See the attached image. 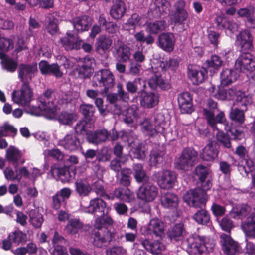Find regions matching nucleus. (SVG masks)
I'll return each instance as SVG.
<instances>
[{
    "mask_svg": "<svg viewBox=\"0 0 255 255\" xmlns=\"http://www.w3.org/2000/svg\"><path fill=\"white\" fill-rule=\"evenodd\" d=\"M205 114L208 124L212 128H214L216 124H219L223 127L228 135L232 136L234 139L239 140L244 136V133L241 131L234 128H230L223 112H220L217 115L216 119L214 118L212 112L205 111Z\"/></svg>",
    "mask_w": 255,
    "mask_h": 255,
    "instance_id": "f03ea898",
    "label": "nucleus"
},
{
    "mask_svg": "<svg viewBox=\"0 0 255 255\" xmlns=\"http://www.w3.org/2000/svg\"><path fill=\"white\" fill-rule=\"evenodd\" d=\"M158 194V188L149 182L143 183L137 192L138 198L145 202H152L156 198Z\"/></svg>",
    "mask_w": 255,
    "mask_h": 255,
    "instance_id": "f8f14e48",
    "label": "nucleus"
},
{
    "mask_svg": "<svg viewBox=\"0 0 255 255\" xmlns=\"http://www.w3.org/2000/svg\"><path fill=\"white\" fill-rule=\"evenodd\" d=\"M162 117L161 115L158 114L150 120H145L143 122H141L142 131L149 135L153 134L158 130L157 127L161 124V121L158 120Z\"/></svg>",
    "mask_w": 255,
    "mask_h": 255,
    "instance_id": "5701e85b",
    "label": "nucleus"
},
{
    "mask_svg": "<svg viewBox=\"0 0 255 255\" xmlns=\"http://www.w3.org/2000/svg\"><path fill=\"white\" fill-rule=\"evenodd\" d=\"M112 43V39L109 36L101 35L98 37L95 42V50L98 54L103 55L110 50Z\"/></svg>",
    "mask_w": 255,
    "mask_h": 255,
    "instance_id": "c85d7f7f",
    "label": "nucleus"
},
{
    "mask_svg": "<svg viewBox=\"0 0 255 255\" xmlns=\"http://www.w3.org/2000/svg\"><path fill=\"white\" fill-rule=\"evenodd\" d=\"M106 198L109 200L119 199L126 202H131L134 199L133 192L128 187L116 188L113 193L106 195Z\"/></svg>",
    "mask_w": 255,
    "mask_h": 255,
    "instance_id": "2eb2a0df",
    "label": "nucleus"
},
{
    "mask_svg": "<svg viewBox=\"0 0 255 255\" xmlns=\"http://www.w3.org/2000/svg\"><path fill=\"white\" fill-rule=\"evenodd\" d=\"M187 246V251L189 255H201L208 250L204 237L194 234L187 238L184 243Z\"/></svg>",
    "mask_w": 255,
    "mask_h": 255,
    "instance_id": "423d86ee",
    "label": "nucleus"
},
{
    "mask_svg": "<svg viewBox=\"0 0 255 255\" xmlns=\"http://www.w3.org/2000/svg\"><path fill=\"white\" fill-rule=\"evenodd\" d=\"M185 2L183 0L178 1L175 4L176 11L172 15L171 21L174 23H183L188 18V13L184 9Z\"/></svg>",
    "mask_w": 255,
    "mask_h": 255,
    "instance_id": "b1692460",
    "label": "nucleus"
},
{
    "mask_svg": "<svg viewBox=\"0 0 255 255\" xmlns=\"http://www.w3.org/2000/svg\"><path fill=\"white\" fill-rule=\"evenodd\" d=\"M8 239L13 244L17 246L26 241V235L21 231L16 230L9 233Z\"/></svg>",
    "mask_w": 255,
    "mask_h": 255,
    "instance_id": "5fc2aeb1",
    "label": "nucleus"
},
{
    "mask_svg": "<svg viewBox=\"0 0 255 255\" xmlns=\"http://www.w3.org/2000/svg\"><path fill=\"white\" fill-rule=\"evenodd\" d=\"M178 102L182 113H190L193 111L192 97L188 92H183L178 96Z\"/></svg>",
    "mask_w": 255,
    "mask_h": 255,
    "instance_id": "cd10ccee",
    "label": "nucleus"
},
{
    "mask_svg": "<svg viewBox=\"0 0 255 255\" xmlns=\"http://www.w3.org/2000/svg\"><path fill=\"white\" fill-rule=\"evenodd\" d=\"M193 218L199 224L205 225L210 221L209 213L203 208L198 210L194 215Z\"/></svg>",
    "mask_w": 255,
    "mask_h": 255,
    "instance_id": "bf43d9fd",
    "label": "nucleus"
},
{
    "mask_svg": "<svg viewBox=\"0 0 255 255\" xmlns=\"http://www.w3.org/2000/svg\"><path fill=\"white\" fill-rule=\"evenodd\" d=\"M153 179L161 188L169 189L174 186L177 181V175L173 171L165 170L155 173Z\"/></svg>",
    "mask_w": 255,
    "mask_h": 255,
    "instance_id": "1a4fd4ad",
    "label": "nucleus"
},
{
    "mask_svg": "<svg viewBox=\"0 0 255 255\" xmlns=\"http://www.w3.org/2000/svg\"><path fill=\"white\" fill-rule=\"evenodd\" d=\"M109 132L105 129L98 130L88 134L87 140L89 143L98 144L105 142L108 139Z\"/></svg>",
    "mask_w": 255,
    "mask_h": 255,
    "instance_id": "473e14b6",
    "label": "nucleus"
},
{
    "mask_svg": "<svg viewBox=\"0 0 255 255\" xmlns=\"http://www.w3.org/2000/svg\"><path fill=\"white\" fill-rule=\"evenodd\" d=\"M179 204L178 197L172 193H167L161 199L162 205L166 208L175 209Z\"/></svg>",
    "mask_w": 255,
    "mask_h": 255,
    "instance_id": "a19ab883",
    "label": "nucleus"
},
{
    "mask_svg": "<svg viewBox=\"0 0 255 255\" xmlns=\"http://www.w3.org/2000/svg\"><path fill=\"white\" fill-rule=\"evenodd\" d=\"M67 36H65L60 39L59 42L66 50L72 49H79L81 47L86 52H90L92 46L87 43H84L82 40L78 38L74 35L67 32Z\"/></svg>",
    "mask_w": 255,
    "mask_h": 255,
    "instance_id": "6e6552de",
    "label": "nucleus"
},
{
    "mask_svg": "<svg viewBox=\"0 0 255 255\" xmlns=\"http://www.w3.org/2000/svg\"><path fill=\"white\" fill-rule=\"evenodd\" d=\"M81 210L82 212L98 215L108 213L110 208L106 203L99 198H95L90 200L89 204L85 206L83 201L81 202Z\"/></svg>",
    "mask_w": 255,
    "mask_h": 255,
    "instance_id": "9d476101",
    "label": "nucleus"
},
{
    "mask_svg": "<svg viewBox=\"0 0 255 255\" xmlns=\"http://www.w3.org/2000/svg\"><path fill=\"white\" fill-rule=\"evenodd\" d=\"M5 157L7 160L14 166H17L19 163H24V161L21 160V152L13 146H10L7 149Z\"/></svg>",
    "mask_w": 255,
    "mask_h": 255,
    "instance_id": "72a5a7b5",
    "label": "nucleus"
},
{
    "mask_svg": "<svg viewBox=\"0 0 255 255\" xmlns=\"http://www.w3.org/2000/svg\"><path fill=\"white\" fill-rule=\"evenodd\" d=\"M94 128V125L90 122L85 120L79 121L75 125L74 129L77 134H86L90 133L91 130Z\"/></svg>",
    "mask_w": 255,
    "mask_h": 255,
    "instance_id": "49530a36",
    "label": "nucleus"
},
{
    "mask_svg": "<svg viewBox=\"0 0 255 255\" xmlns=\"http://www.w3.org/2000/svg\"><path fill=\"white\" fill-rule=\"evenodd\" d=\"M220 238L224 252L228 255H235L238 250V244L228 234H222Z\"/></svg>",
    "mask_w": 255,
    "mask_h": 255,
    "instance_id": "aec40b11",
    "label": "nucleus"
},
{
    "mask_svg": "<svg viewBox=\"0 0 255 255\" xmlns=\"http://www.w3.org/2000/svg\"><path fill=\"white\" fill-rule=\"evenodd\" d=\"M216 90L215 86H212L209 89L211 93V96L220 100H233L235 93H236V87H232L228 90L219 89L217 93H214Z\"/></svg>",
    "mask_w": 255,
    "mask_h": 255,
    "instance_id": "c9c22d12",
    "label": "nucleus"
},
{
    "mask_svg": "<svg viewBox=\"0 0 255 255\" xmlns=\"http://www.w3.org/2000/svg\"><path fill=\"white\" fill-rule=\"evenodd\" d=\"M58 145L64 149L72 151L80 147V141L73 134H68L58 141Z\"/></svg>",
    "mask_w": 255,
    "mask_h": 255,
    "instance_id": "a878e982",
    "label": "nucleus"
},
{
    "mask_svg": "<svg viewBox=\"0 0 255 255\" xmlns=\"http://www.w3.org/2000/svg\"><path fill=\"white\" fill-rule=\"evenodd\" d=\"M141 17L136 13L133 14L131 17L128 20L124 26V28L126 30H129L131 29L130 26L133 27L134 29L136 26H140L141 23L140 22Z\"/></svg>",
    "mask_w": 255,
    "mask_h": 255,
    "instance_id": "338daca9",
    "label": "nucleus"
},
{
    "mask_svg": "<svg viewBox=\"0 0 255 255\" xmlns=\"http://www.w3.org/2000/svg\"><path fill=\"white\" fill-rule=\"evenodd\" d=\"M134 178L137 182H142L146 179V174L141 164H136L133 166Z\"/></svg>",
    "mask_w": 255,
    "mask_h": 255,
    "instance_id": "0e129e2a",
    "label": "nucleus"
},
{
    "mask_svg": "<svg viewBox=\"0 0 255 255\" xmlns=\"http://www.w3.org/2000/svg\"><path fill=\"white\" fill-rule=\"evenodd\" d=\"M115 49L118 57L122 61L126 62L129 60L131 53L129 47L120 42L118 46H116Z\"/></svg>",
    "mask_w": 255,
    "mask_h": 255,
    "instance_id": "09e8293b",
    "label": "nucleus"
},
{
    "mask_svg": "<svg viewBox=\"0 0 255 255\" xmlns=\"http://www.w3.org/2000/svg\"><path fill=\"white\" fill-rule=\"evenodd\" d=\"M33 97V91L28 83L22 84L20 89L14 90L12 93V100L14 103L22 107H28V109L26 110L27 113L29 108H31L30 103Z\"/></svg>",
    "mask_w": 255,
    "mask_h": 255,
    "instance_id": "20e7f679",
    "label": "nucleus"
},
{
    "mask_svg": "<svg viewBox=\"0 0 255 255\" xmlns=\"http://www.w3.org/2000/svg\"><path fill=\"white\" fill-rule=\"evenodd\" d=\"M148 84L152 89L159 87L163 90H166L170 87L169 83L165 81L158 74H153L149 80Z\"/></svg>",
    "mask_w": 255,
    "mask_h": 255,
    "instance_id": "ea45409f",
    "label": "nucleus"
},
{
    "mask_svg": "<svg viewBox=\"0 0 255 255\" xmlns=\"http://www.w3.org/2000/svg\"><path fill=\"white\" fill-rule=\"evenodd\" d=\"M242 228L246 236L255 238V213H252L242 224Z\"/></svg>",
    "mask_w": 255,
    "mask_h": 255,
    "instance_id": "58836bf2",
    "label": "nucleus"
},
{
    "mask_svg": "<svg viewBox=\"0 0 255 255\" xmlns=\"http://www.w3.org/2000/svg\"><path fill=\"white\" fill-rule=\"evenodd\" d=\"M235 66L240 71H253L255 70V57L248 52L241 54L236 61Z\"/></svg>",
    "mask_w": 255,
    "mask_h": 255,
    "instance_id": "ddd939ff",
    "label": "nucleus"
},
{
    "mask_svg": "<svg viewBox=\"0 0 255 255\" xmlns=\"http://www.w3.org/2000/svg\"><path fill=\"white\" fill-rule=\"evenodd\" d=\"M52 96H54V100L60 105H64L73 101L75 102L70 94L62 93L60 95V93L48 89L43 94V101H40V104L38 107L33 106L30 108L29 111H28V113L35 116L44 114L49 119L54 118L58 108L54 105V101L49 100Z\"/></svg>",
    "mask_w": 255,
    "mask_h": 255,
    "instance_id": "f257e3e1",
    "label": "nucleus"
},
{
    "mask_svg": "<svg viewBox=\"0 0 255 255\" xmlns=\"http://www.w3.org/2000/svg\"><path fill=\"white\" fill-rule=\"evenodd\" d=\"M214 21L219 29H226L231 34L238 30L239 24L233 20H228L223 15H217Z\"/></svg>",
    "mask_w": 255,
    "mask_h": 255,
    "instance_id": "6ab92c4d",
    "label": "nucleus"
},
{
    "mask_svg": "<svg viewBox=\"0 0 255 255\" xmlns=\"http://www.w3.org/2000/svg\"><path fill=\"white\" fill-rule=\"evenodd\" d=\"M185 231L183 225L182 223L175 225L171 230L169 231V236L171 239H174L176 241L179 240L184 235Z\"/></svg>",
    "mask_w": 255,
    "mask_h": 255,
    "instance_id": "680f3d73",
    "label": "nucleus"
},
{
    "mask_svg": "<svg viewBox=\"0 0 255 255\" xmlns=\"http://www.w3.org/2000/svg\"><path fill=\"white\" fill-rule=\"evenodd\" d=\"M126 11L125 3L123 1H118L111 7L110 15L113 18L118 20L124 15Z\"/></svg>",
    "mask_w": 255,
    "mask_h": 255,
    "instance_id": "79ce46f5",
    "label": "nucleus"
},
{
    "mask_svg": "<svg viewBox=\"0 0 255 255\" xmlns=\"http://www.w3.org/2000/svg\"><path fill=\"white\" fill-rule=\"evenodd\" d=\"M114 76L108 69H102L94 75L92 83L93 86L103 87L105 92L114 85Z\"/></svg>",
    "mask_w": 255,
    "mask_h": 255,
    "instance_id": "0eeeda50",
    "label": "nucleus"
},
{
    "mask_svg": "<svg viewBox=\"0 0 255 255\" xmlns=\"http://www.w3.org/2000/svg\"><path fill=\"white\" fill-rule=\"evenodd\" d=\"M164 153L163 151L153 150L150 154L149 164L150 166H157L163 162Z\"/></svg>",
    "mask_w": 255,
    "mask_h": 255,
    "instance_id": "e2e57ef3",
    "label": "nucleus"
},
{
    "mask_svg": "<svg viewBox=\"0 0 255 255\" xmlns=\"http://www.w3.org/2000/svg\"><path fill=\"white\" fill-rule=\"evenodd\" d=\"M207 74V70L202 67L192 65L188 67V76L194 85H199L203 82Z\"/></svg>",
    "mask_w": 255,
    "mask_h": 255,
    "instance_id": "dca6fc26",
    "label": "nucleus"
},
{
    "mask_svg": "<svg viewBox=\"0 0 255 255\" xmlns=\"http://www.w3.org/2000/svg\"><path fill=\"white\" fill-rule=\"evenodd\" d=\"M245 111L241 109L240 110L238 108H231L229 117L235 124L238 125H242L245 121Z\"/></svg>",
    "mask_w": 255,
    "mask_h": 255,
    "instance_id": "864d4df0",
    "label": "nucleus"
},
{
    "mask_svg": "<svg viewBox=\"0 0 255 255\" xmlns=\"http://www.w3.org/2000/svg\"><path fill=\"white\" fill-rule=\"evenodd\" d=\"M255 213L254 209H252L247 205H238L234 207L230 212V215L234 219H242L247 216H251L252 213Z\"/></svg>",
    "mask_w": 255,
    "mask_h": 255,
    "instance_id": "2f4dec72",
    "label": "nucleus"
},
{
    "mask_svg": "<svg viewBox=\"0 0 255 255\" xmlns=\"http://www.w3.org/2000/svg\"><path fill=\"white\" fill-rule=\"evenodd\" d=\"M75 30L78 32L87 31L91 26L92 20L91 17L82 15L77 16L70 20Z\"/></svg>",
    "mask_w": 255,
    "mask_h": 255,
    "instance_id": "bb28decb",
    "label": "nucleus"
},
{
    "mask_svg": "<svg viewBox=\"0 0 255 255\" xmlns=\"http://www.w3.org/2000/svg\"><path fill=\"white\" fill-rule=\"evenodd\" d=\"M235 100L234 105H237L243 111H247L248 106L252 103V98L250 94H246L240 89L236 87V93L234 99Z\"/></svg>",
    "mask_w": 255,
    "mask_h": 255,
    "instance_id": "4be33fe9",
    "label": "nucleus"
},
{
    "mask_svg": "<svg viewBox=\"0 0 255 255\" xmlns=\"http://www.w3.org/2000/svg\"><path fill=\"white\" fill-rule=\"evenodd\" d=\"M167 27L164 20H158L154 22H149L146 25V31L150 34H157L165 30Z\"/></svg>",
    "mask_w": 255,
    "mask_h": 255,
    "instance_id": "de8ad7c7",
    "label": "nucleus"
},
{
    "mask_svg": "<svg viewBox=\"0 0 255 255\" xmlns=\"http://www.w3.org/2000/svg\"><path fill=\"white\" fill-rule=\"evenodd\" d=\"M131 171L130 169L125 168L121 170V178L120 181V184L126 187L130 185L131 178L130 177Z\"/></svg>",
    "mask_w": 255,
    "mask_h": 255,
    "instance_id": "774afa93",
    "label": "nucleus"
},
{
    "mask_svg": "<svg viewBox=\"0 0 255 255\" xmlns=\"http://www.w3.org/2000/svg\"><path fill=\"white\" fill-rule=\"evenodd\" d=\"M37 72L36 63L20 64L18 67V77L23 84L28 83Z\"/></svg>",
    "mask_w": 255,
    "mask_h": 255,
    "instance_id": "4468645a",
    "label": "nucleus"
},
{
    "mask_svg": "<svg viewBox=\"0 0 255 255\" xmlns=\"http://www.w3.org/2000/svg\"><path fill=\"white\" fill-rule=\"evenodd\" d=\"M141 231L144 235H154L161 237L164 234V224L158 218H153L146 225L141 227Z\"/></svg>",
    "mask_w": 255,
    "mask_h": 255,
    "instance_id": "9b49d317",
    "label": "nucleus"
},
{
    "mask_svg": "<svg viewBox=\"0 0 255 255\" xmlns=\"http://www.w3.org/2000/svg\"><path fill=\"white\" fill-rule=\"evenodd\" d=\"M78 119L77 114L74 112L64 111L58 116L57 120L59 123L66 125H70Z\"/></svg>",
    "mask_w": 255,
    "mask_h": 255,
    "instance_id": "37998d69",
    "label": "nucleus"
},
{
    "mask_svg": "<svg viewBox=\"0 0 255 255\" xmlns=\"http://www.w3.org/2000/svg\"><path fill=\"white\" fill-rule=\"evenodd\" d=\"M217 124H216L215 126L212 128L213 129H216L218 130L216 134L217 140L222 144L225 147L227 148H231V144L228 136L220 130V128H222V127H218Z\"/></svg>",
    "mask_w": 255,
    "mask_h": 255,
    "instance_id": "052dcab7",
    "label": "nucleus"
},
{
    "mask_svg": "<svg viewBox=\"0 0 255 255\" xmlns=\"http://www.w3.org/2000/svg\"><path fill=\"white\" fill-rule=\"evenodd\" d=\"M50 172L56 180H60L62 182H69L73 178L67 168H59L56 165L51 167Z\"/></svg>",
    "mask_w": 255,
    "mask_h": 255,
    "instance_id": "c756f323",
    "label": "nucleus"
},
{
    "mask_svg": "<svg viewBox=\"0 0 255 255\" xmlns=\"http://www.w3.org/2000/svg\"><path fill=\"white\" fill-rule=\"evenodd\" d=\"M238 77L235 70L228 68L223 69L220 73L221 84L223 86H228L235 82Z\"/></svg>",
    "mask_w": 255,
    "mask_h": 255,
    "instance_id": "e433bc0d",
    "label": "nucleus"
},
{
    "mask_svg": "<svg viewBox=\"0 0 255 255\" xmlns=\"http://www.w3.org/2000/svg\"><path fill=\"white\" fill-rule=\"evenodd\" d=\"M43 154L45 159L51 157L58 161L62 160L64 157L62 152L57 148L45 150L43 151Z\"/></svg>",
    "mask_w": 255,
    "mask_h": 255,
    "instance_id": "69168bd1",
    "label": "nucleus"
},
{
    "mask_svg": "<svg viewBox=\"0 0 255 255\" xmlns=\"http://www.w3.org/2000/svg\"><path fill=\"white\" fill-rule=\"evenodd\" d=\"M95 219L94 226L98 230H104L107 225L110 226L113 224L112 218L107 215V213L100 214Z\"/></svg>",
    "mask_w": 255,
    "mask_h": 255,
    "instance_id": "c03bdc74",
    "label": "nucleus"
},
{
    "mask_svg": "<svg viewBox=\"0 0 255 255\" xmlns=\"http://www.w3.org/2000/svg\"><path fill=\"white\" fill-rule=\"evenodd\" d=\"M82 227L83 224L79 219H72L69 220L65 227V230L66 232L69 234H75Z\"/></svg>",
    "mask_w": 255,
    "mask_h": 255,
    "instance_id": "4d7b16f0",
    "label": "nucleus"
},
{
    "mask_svg": "<svg viewBox=\"0 0 255 255\" xmlns=\"http://www.w3.org/2000/svg\"><path fill=\"white\" fill-rule=\"evenodd\" d=\"M115 234L110 232L107 228L104 230H98L94 233L93 244L98 248L107 246L114 238Z\"/></svg>",
    "mask_w": 255,
    "mask_h": 255,
    "instance_id": "f3484780",
    "label": "nucleus"
},
{
    "mask_svg": "<svg viewBox=\"0 0 255 255\" xmlns=\"http://www.w3.org/2000/svg\"><path fill=\"white\" fill-rule=\"evenodd\" d=\"M124 121L128 124H130L134 122L135 124H138V107L136 105H132L129 107L126 113L124 114Z\"/></svg>",
    "mask_w": 255,
    "mask_h": 255,
    "instance_id": "a18cd8bd",
    "label": "nucleus"
},
{
    "mask_svg": "<svg viewBox=\"0 0 255 255\" xmlns=\"http://www.w3.org/2000/svg\"><path fill=\"white\" fill-rule=\"evenodd\" d=\"M143 247L149 252L153 255H159L165 250V245L158 241L151 242L149 239H145L141 243Z\"/></svg>",
    "mask_w": 255,
    "mask_h": 255,
    "instance_id": "7c9ffc66",
    "label": "nucleus"
},
{
    "mask_svg": "<svg viewBox=\"0 0 255 255\" xmlns=\"http://www.w3.org/2000/svg\"><path fill=\"white\" fill-rule=\"evenodd\" d=\"M39 68L43 75H52L57 78H60L63 75V72L57 63L50 64L45 60H41L39 63Z\"/></svg>",
    "mask_w": 255,
    "mask_h": 255,
    "instance_id": "a211bd4d",
    "label": "nucleus"
},
{
    "mask_svg": "<svg viewBox=\"0 0 255 255\" xmlns=\"http://www.w3.org/2000/svg\"><path fill=\"white\" fill-rule=\"evenodd\" d=\"M0 58L1 60L2 68L10 72H13L17 67V62L13 59L9 57H3L2 53H0Z\"/></svg>",
    "mask_w": 255,
    "mask_h": 255,
    "instance_id": "6e6d98bb",
    "label": "nucleus"
},
{
    "mask_svg": "<svg viewBox=\"0 0 255 255\" xmlns=\"http://www.w3.org/2000/svg\"><path fill=\"white\" fill-rule=\"evenodd\" d=\"M198 153L192 148L184 149L175 163V167L180 170L189 171L197 161Z\"/></svg>",
    "mask_w": 255,
    "mask_h": 255,
    "instance_id": "7ed1b4c3",
    "label": "nucleus"
},
{
    "mask_svg": "<svg viewBox=\"0 0 255 255\" xmlns=\"http://www.w3.org/2000/svg\"><path fill=\"white\" fill-rule=\"evenodd\" d=\"M38 251L36 245L32 242L26 244L25 247H19L15 250L14 254L16 255H25L26 254L30 255L35 254Z\"/></svg>",
    "mask_w": 255,
    "mask_h": 255,
    "instance_id": "603ef678",
    "label": "nucleus"
},
{
    "mask_svg": "<svg viewBox=\"0 0 255 255\" xmlns=\"http://www.w3.org/2000/svg\"><path fill=\"white\" fill-rule=\"evenodd\" d=\"M169 6V3L165 0H155L150 5V10L154 17H158L166 12Z\"/></svg>",
    "mask_w": 255,
    "mask_h": 255,
    "instance_id": "4c0bfd02",
    "label": "nucleus"
},
{
    "mask_svg": "<svg viewBox=\"0 0 255 255\" xmlns=\"http://www.w3.org/2000/svg\"><path fill=\"white\" fill-rule=\"evenodd\" d=\"M184 201L189 206L202 208L205 206L207 195L199 188L190 189L183 195Z\"/></svg>",
    "mask_w": 255,
    "mask_h": 255,
    "instance_id": "39448f33",
    "label": "nucleus"
},
{
    "mask_svg": "<svg viewBox=\"0 0 255 255\" xmlns=\"http://www.w3.org/2000/svg\"><path fill=\"white\" fill-rule=\"evenodd\" d=\"M29 217L30 222L34 227L39 228L41 227L44 221L42 214L36 210H31L29 213Z\"/></svg>",
    "mask_w": 255,
    "mask_h": 255,
    "instance_id": "13d9d810",
    "label": "nucleus"
},
{
    "mask_svg": "<svg viewBox=\"0 0 255 255\" xmlns=\"http://www.w3.org/2000/svg\"><path fill=\"white\" fill-rule=\"evenodd\" d=\"M218 155V152L213 145L212 143H209L203 149L201 153V158L206 161H211Z\"/></svg>",
    "mask_w": 255,
    "mask_h": 255,
    "instance_id": "3c124183",
    "label": "nucleus"
},
{
    "mask_svg": "<svg viewBox=\"0 0 255 255\" xmlns=\"http://www.w3.org/2000/svg\"><path fill=\"white\" fill-rule=\"evenodd\" d=\"M159 46L163 50L171 52L174 50L175 39L172 33H163L158 36Z\"/></svg>",
    "mask_w": 255,
    "mask_h": 255,
    "instance_id": "393cba45",
    "label": "nucleus"
},
{
    "mask_svg": "<svg viewBox=\"0 0 255 255\" xmlns=\"http://www.w3.org/2000/svg\"><path fill=\"white\" fill-rule=\"evenodd\" d=\"M159 101V97L157 95L152 92L141 93L140 97L141 105L146 108H152L156 106Z\"/></svg>",
    "mask_w": 255,
    "mask_h": 255,
    "instance_id": "f704fd0d",
    "label": "nucleus"
},
{
    "mask_svg": "<svg viewBox=\"0 0 255 255\" xmlns=\"http://www.w3.org/2000/svg\"><path fill=\"white\" fill-rule=\"evenodd\" d=\"M237 43L243 52L248 51L253 46V37L248 30H244L237 36Z\"/></svg>",
    "mask_w": 255,
    "mask_h": 255,
    "instance_id": "412c9836",
    "label": "nucleus"
},
{
    "mask_svg": "<svg viewBox=\"0 0 255 255\" xmlns=\"http://www.w3.org/2000/svg\"><path fill=\"white\" fill-rule=\"evenodd\" d=\"M76 191L80 196H87L92 191L90 184L86 180H81L75 183Z\"/></svg>",
    "mask_w": 255,
    "mask_h": 255,
    "instance_id": "8fccbe9b",
    "label": "nucleus"
}]
</instances>
